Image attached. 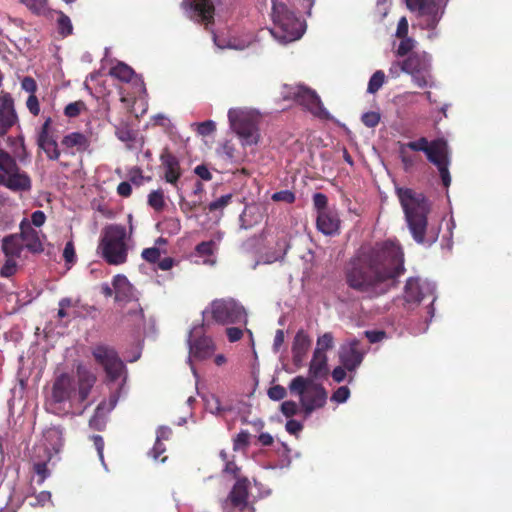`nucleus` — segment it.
I'll use <instances>...</instances> for the list:
<instances>
[{"label":"nucleus","mask_w":512,"mask_h":512,"mask_svg":"<svg viewBox=\"0 0 512 512\" xmlns=\"http://www.w3.org/2000/svg\"><path fill=\"white\" fill-rule=\"evenodd\" d=\"M404 271L403 249L397 240L388 239L361 247L346 269V283L373 299L387 293Z\"/></svg>","instance_id":"nucleus-1"},{"label":"nucleus","mask_w":512,"mask_h":512,"mask_svg":"<svg viewBox=\"0 0 512 512\" xmlns=\"http://www.w3.org/2000/svg\"><path fill=\"white\" fill-rule=\"evenodd\" d=\"M76 378L68 373H62L55 378L46 398L49 412L65 415L86 402L97 377L88 367L79 363L76 366Z\"/></svg>","instance_id":"nucleus-2"},{"label":"nucleus","mask_w":512,"mask_h":512,"mask_svg":"<svg viewBox=\"0 0 512 512\" xmlns=\"http://www.w3.org/2000/svg\"><path fill=\"white\" fill-rule=\"evenodd\" d=\"M397 196L404 212L405 221L417 244L431 246L438 239L439 229L428 224L431 205L423 193L410 188H397Z\"/></svg>","instance_id":"nucleus-3"},{"label":"nucleus","mask_w":512,"mask_h":512,"mask_svg":"<svg viewBox=\"0 0 512 512\" xmlns=\"http://www.w3.org/2000/svg\"><path fill=\"white\" fill-rule=\"evenodd\" d=\"M132 218L129 214V228L120 224H110L102 231L98 253L110 265H121L127 261L128 251L133 246Z\"/></svg>","instance_id":"nucleus-4"},{"label":"nucleus","mask_w":512,"mask_h":512,"mask_svg":"<svg viewBox=\"0 0 512 512\" xmlns=\"http://www.w3.org/2000/svg\"><path fill=\"white\" fill-rule=\"evenodd\" d=\"M272 19L274 26L269 32L281 44L296 41L305 32L304 21L296 17L281 1L273 0Z\"/></svg>","instance_id":"nucleus-5"},{"label":"nucleus","mask_w":512,"mask_h":512,"mask_svg":"<svg viewBox=\"0 0 512 512\" xmlns=\"http://www.w3.org/2000/svg\"><path fill=\"white\" fill-rule=\"evenodd\" d=\"M289 391L299 397L304 415L309 417L315 410L324 407L327 402V392L321 384L311 378L294 377L289 383Z\"/></svg>","instance_id":"nucleus-6"},{"label":"nucleus","mask_w":512,"mask_h":512,"mask_svg":"<svg viewBox=\"0 0 512 512\" xmlns=\"http://www.w3.org/2000/svg\"><path fill=\"white\" fill-rule=\"evenodd\" d=\"M231 130L238 136L243 148L256 146L260 140L259 115L247 108H232L228 111Z\"/></svg>","instance_id":"nucleus-7"},{"label":"nucleus","mask_w":512,"mask_h":512,"mask_svg":"<svg viewBox=\"0 0 512 512\" xmlns=\"http://www.w3.org/2000/svg\"><path fill=\"white\" fill-rule=\"evenodd\" d=\"M402 144L409 150L424 152L427 159L438 168L443 185L445 187L450 185L451 176L448 169L450 159L448 145L445 140L436 139L429 142L425 137H421L415 141Z\"/></svg>","instance_id":"nucleus-8"},{"label":"nucleus","mask_w":512,"mask_h":512,"mask_svg":"<svg viewBox=\"0 0 512 512\" xmlns=\"http://www.w3.org/2000/svg\"><path fill=\"white\" fill-rule=\"evenodd\" d=\"M404 73L410 75L413 84L419 88L435 86L432 75V57L425 51L412 52L404 59Z\"/></svg>","instance_id":"nucleus-9"},{"label":"nucleus","mask_w":512,"mask_h":512,"mask_svg":"<svg viewBox=\"0 0 512 512\" xmlns=\"http://www.w3.org/2000/svg\"><path fill=\"white\" fill-rule=\"evenodd\" d=\"M92 355L95 361L106 372L109 382H116L121 380L120 387L116 392L121 393L124 383L126 382V368L123 361L119 358L114 348L98 344L92 349Z\"/></svg>","instance_id":"nucleus-10"},{"label":"nucleus","mask_w":512,"mask_h":512,"mask_svg":"<svg viewBox=\"0 0 512 512\" xmlns=\"http://www.w3.org/2000/svg\"><path fill=\"white\" fill-rule=\"evenodd\" d=\"M208 313L211 314L215 322L222 325L247 324L245 308L232 298L214 300L210 307L203 311L204 315Z\"/></svg>","instance_id":"nucleus-11"},{"label":"nucleus","mask_w":512,"mask_h":512,"mask_svg":"<svg viewBox=\"0 0 512 512\" xmlns=\"http://www.w3.org/2000/svg\"><path fill=\"white\" fill-rule=\"evenodd\" d=\"M0 184L12 191H29L31 179L21 171L15 159L7 152L0 150Z\"/></svg>","instance_id":"nucleus-12"},{"label":"nucleus","mask_w":512,"mask_h":512,"mask_svg":"<svg viewBox=\"0 0 512 512\" xmlns=\"http://www.w3.org/2000/svg\"><path fill=\"white\" fill-rule=\"evenodd\" d=\"M407 7L417 13L419 28H433L442 19L448 0H406Z\"/></svg>","instance_id":"nucleus-13"},{"label":"nucleus","mask_w":512,"mask_h":512,"mask_svg":"<svg viewBox=\"0 0 512 512\" xmlns=\"http://www.w3.org/2000/svg\"><path fill=\"white\" fill-rule=\"evenodd\" d=\"M282 94L285 99H294L313 115L322 119L329 118L328 111L323 107V104L315 91L303 85H284Z\"/></svg>","instance_id":"nucleus-14"},{"label":"nucleus","mask_w":512,"mask_h":512,"mask_svg":"<svg viewBox=\"0 0 512 512\" xmlns=\"http://www.w3.org/2000/svg\"><path fill=\"white\" fill-rule=\"evenodd\" d=\"M436 286L433 282L421 279L419 277H410L407 279L406 284L404 286V300L407 304H419L423 299L427 297H432V302L435 301ZM433 304V303H431ZM434 307L430 305L428 307V314L430 315V320L434 316Z\"/></svg>","instance_id":"nucleus-15"},{"label":"nucleus","mask_w":512,"mask_h":512,"mask_svg":"<svg viewBox=\"0 0 512 512\" xmlns=\"http://www.w3.org/2000/svg\"><path fill=\"white\" fill-rule=\"evenodd\" d=\"M202 331V327L195 326L191 329L188 338L189 356L188 363L191 366L195 378L198 377L196 369L192 365V360H204L212 356L215 345L209 337L196 338Z\"/></svg>","instance_id":"nucleus-16"},{"label":"nucleus","mask_w":512,"mask_h":512,"mask_svg":"<svg viewBox=\"0 0 512 512\" xmlns=\"http://www.w3.org/2000/svg\"><path fill=\"white\" fill-rule=\"evenodd\" d=\"M365 351L360 348V341L351 339L339 349L340 363L349 371L356 370L363 361Z\"/></svg>","instance_id":"nucleus-17"},{"label":"nucleus","mask_w":512,"mask_h":512,"mask_svg":"<svg viewBox=\"0 0 512 512\" xmlns=\"http://www.w3.org/2000/svg\"><path fill=\"white\" fill-rule=\"evenodd\" d=\"M21 241L24 248L31 253L37 254L44 251L45 235L33 228L30 221L23 219L20 223V234Z\"/></svg>","instance_id":"nucleus-18"},{"label":"nucleus","mask_w":512,"mask_h":512,"mask_svg":"<svg viewBox=\"0 0 512 512\" xmlns=\"http://www.w3.org/2000/svg\"><path fill=\"white\" fill-rule=\"evenodd\" d=\"M182 6L188 17L196 22L209 23L213 19V0H183Z\"/></svg>","instance_id":"nucleus-19"},{"label":"nucleus","mask_w":512,"mask_h":512,"mask_svg":"<svg viewBox=\"0 0 512 512\" xmlns=\"http://www.w3.org/2000/svg\"><path fill=\"white\" fill-rule=\"evenodd\" d=\"M63 447V431L58 426H50L44 429L42 439L34 449H41L45 455L53 454L56 457Z\"/></svg>","instance_id":"nucleus-20"},{"label":"nucleus","mask_w":512,"mask_h":512,"mask_svg":"<svg viewBox=\"0 0 512 512\" xmlns=\"http://www.w3.org/2000/svg\"><path fill=\"white\" fill-rule=\"evenodd\" d=\"M317 229L326 236H333L339 233L340 218L335 208L323 210L317 214Z\"/></svg>","instance_id":"nucleus-21"},{"label":"nucleus","mask_w":512,"mask_h":512,"mask_svg":"<svg viewBox=\"0 0 512 512\" xmlns=\"http://www.w3.org/2000/svg\"><path fill=\"white\" fill-rule=\"evenodd\" d=\"M13 100L7 93L0 95V136L4 135L16 122Z\"/></svg>","instance_id":"nucleus-22"},{"label":"nucleus","mask_w":512,"mask_h":512,"mask_svg":"<svg viewBox=\"0 0 512 512\" xmlns=\"http://www.w3.org/2000/svg\"><path fill=\"white\" fill-rule=\"evenodd\" d=\"M120 393L114 392L111 394L109 401H102L96 408L94 415L91 417L89 424L96 430H102L106 423L107 414L112 411L119 400Z\"/></svg>","instance_id":"nucleus-23"},{"label":"nucleus","mask_w":512,"mask_h":512,"mask_svg":"<svg viewBox=\"0 0 512 512\" xmlns=\"http://www.w3.org/2000/svg\"><path fill=\"white\" fill-rule=\"evenodd\" d=\"M311 346V339L303 329L297 331L292 343V359L297 368L302 367L306 354Z\"/></svg>","instance_id":"nucleus-24"},{"label":"nucleus","mask_w":512,"mask_h":512,"mask_svg":"<svg viewBox=\"0 0 512 512\" xmlns=\"http://www.w3.org/2000/svg\"><path fill=\"white\" fill-rule=\"evenodd\" d=\"M51 118H47L39 132L37 143L51 160H57L60 156L57 142L49 135Z\"/></svg>","instance_id":"nucleus-25"},{"label":"nucleus","mask_w":512,"mask_h":512,"mask_svg":"<svg viewBox=\"0 0 512 512\" xmlns=\"http://www.w3.org/2000/svg\"><path fill=\"white\" fill-rule=\"evenodd\" d=\"M53 454L45 455L41 453V449H33L31 461L33 464V471L37 475V483L39 485L50 476L48 464L54 460Z\"/></svg>","instance_id":"nucleus-26"},{"label":"nucleus","mask_w":512,"mask_h":512,"mask_svg":"<svg viewBox=\"0 0 512 512\" xmlns=\"http://www.w3.org/2000/svg\"><path fill=\"white\" fill-rule=\"evenodd\" d=\"M161 162L164 169L165 180L177 186V181L181 176L180 164L178 159L169 152H164L161 155Z\"/></svg>","instance_id":"nucleus-27"},{"label":"nucleus","mask_w":512,"mask_h":512,"mask_svg":"<svg viewBox=\"0 0 512 512\" xmlns=\"http://www.w3.org/2000/svg\"><path fill=\"white\" fill-rule=\"evenodd\" d=\"M248 484L249 482L246 478L239 479L229 494V499L232 504L235 507H238L241 511L248 507Z\"/></svg>","instance_id":"nucleus-28"},{"label":"nucleus","mask_w":512,"mask_h":512,"mask_svg":"<svg viewBox=\"0 0 512 512\" xmlns=\"http://www.w3.org/2000/svg\"><path fill=\"white\" fill-rule=\"evenodd\" d=\"M112 286L117 301H128L134 297L133 286L126 276L118 274L113 278Z\"/></svg>","instance_id":"nucleus-29"},{"label":"nucleus","mask_w":512,"mask_h":512,"mask_svg":"<svg viewBox=\"0 0 512 512\" xmlns=\"http://www.w3.org/2000/svg\"><path fill=\"white\" fill-rule=\"evenodd\" d=\"M23 249L24 246L18 234L6 236L2 240V250L7 258L20 257Z\"/></svg>","instance_id":"nucleus-30"},{"label":"nucleus","mask_w":512,"mask_h":512,"mask_svg":"<svg viewBox=\"0 0 512 512\" xmlns=\"http://www.w3.org/2000/svg\"><path fill=\"white\" fill-rule=\"evenodd\" d=\"M327 356L325 353L313 352V357L309 366L311 379H316L327 373Z\"/></svg>","instance_id":"nucleus-31"},{"label":"nucleus","mask_w":512,"mask_h":512,"mask_svg":"<svg viewBox=\"0 0 512 512\" xmlns=\"http://www.w3.org/2000/svg\"><path fill=\"white\" fill-rule=\"evenodd\" d=\"M88 138L79 132H72L62 139V145L66 148H76L77 151H85L89 147Z\"/></svg>","instance_id":"nucleus-32"},{"label":"nucleus","mask_w":512,"mask_h":512,"mask_svg":"<svg viewBox=\"0 0 512 512\" xmlns=\"http://www.w3.org/2000/svg\"><path fill=\"white\" fill-rule=\"evenodd\" d=\"M216 153L219 157L229 162H237L242 159L241 153L235 148V145L229 140L223 142L217 148Z\"/></svg>","instance_id":"nucleus-33"},{"label":"nucleus","mask_w":512,"mask_h":512,"mask_svg":"<svg viewBox=\"0 0 512 512\" xmlns=\"http://www.w3.org/2000/svg\"><path fill=\"white\" fill-rule=\"evenodd\" d=\"M110 74L121 81L129 82L134 76V71L127 64L120 62L111 68Z\"/></svg>","instance_id":"nucleus-34"},{"label":"nucleus","mask_w":512,"mask_h":512,"mask_svg":"<svg viewBox=\"0 0 512 512\" xmlns=\"http://www.w3.org/2000/svg\"><path fill=\"white\" fill-rule=\"evenodd\" d=\"M217 249L213 246V242L204 241L199 243L196 246V252L201 257H208L204 259L203 263L208 265H213L215 263V259L213 258V254Z\"/></svg>","instance_id":"nucleus-35"},{"label":"nucleus","mask_w":512,"mask_h":512,"mask_svg":"<svg viewBox=\"0 0 512 512\" xmlns=\"http://www.w3.org/2000/svg\"><path fill=\"white\" fill-rule=\"evenodd\" d=\"M214 43L217 47L224 49L230 48L235 50H243L246 48L247 44L244 42L237 41L236 39H227L225 37L214 35L213 37Z\"/></svg>","instance_id":"nucleus-36"},{"label":"nucleus","mask_w":512,"mask_h":512,"mask_svg":"<svg viewBox=\"0 0 512 512\" xmlns=\"http://www.w3.org/2000/svg\"><path fill=\"white\" fill-rule=\"evenodd\" d=\"M385 74L381 70H377L368 82L367 91L371 94L376 93L384 84Z\"/></svg>","instance_id":"nucleus-37"},{"label":"nucleus","mask_w":512,"mask_h":512,"mask_svg":"<svg viewBox=\"0 0 512 512\" xmlns=\"http://www.w3.org/2000/svg\"><path fill=\"white\" fill-rule=\"evenodd\" d=\"M399 38L401 41L396 49V55L402 57L410 53L415 48L416 41L408 36Z\"/></svg>","instance_id":"nucleus-38"},{"label":"nucleus","mask_w":512,"mask_h":512,"mask_svg":"<svg viewBox=\"0 0 512 512\" xmlns=\"http://www.w3.org/2000/svg\"><path fill=\"white\" fill-rule=\"evenodd\" d=\"M333 343L334 338L332 333L326 332L322 336L318 337L314 351H318V353H325L326 350L333 347Z\"/></svg>","instance_id":"nucleus-39"},{"label":"nucleus","mask_w":512,"mask_h":512,"mask_svg":"<svg viewBox=\"0 0 512 512\" xmlns=\"http://www.w3.org/2000/svg\"><path fill=\"white\" fill-rule=\"evenodd\" d=\"M250 433L247 430H241L233 441V449L235 451L244 450L249 446Z\"/></svg>","instance_id":"nucleus-40"},{"label":"nucleus","mask_w":512,"mask_h":512,"mask_svg":"<svg viewBox=\"0 0 512 512\" xmlns=\"http://www.w3.org/2000/svg\"><path fill=\"white\" fill-rule=\"evenodd\" d=\"M58 30L62 36H68L72 33L73 26L70 18L60 12L57 20Z\"/></svg>","instance_id":"nucleus-41"},{"label":"nucleus","mask_w":512,"mask_h":512,"mask_svg":"<svg viewBox=\"0 0 512 512\" xmlns=\"http://www.w3.org/2000/svg\"><path fill=\"white\" fill-rule=\"evenodd\" d=\"M192 127H196V131L200 136H208L215 132L216 123L212 120H206L201 123H193Z\"/></svg>","instance_id":"nucleus-42"},{"label":"nucleus","mask_w":512,"mask_h":512,"mask_svg":"<svg viewBox=\"0 0 512 512\" xmlns=\"http://www.w3.org/2000/svg\"><path fill=\"white\" fill-rule=\"evenodd\" d=\"M148 203L155 210H162L165 205L163 192L160 190L152 191L148 195Z\"/></svg>","instance_id":"nucleus-43"},{"label":"nucleus","mask_w":512,"mask_h":512,"mask_svg":"<svg viewBox=\"0 0 512 512\" xmlns=\"http://www.w3.org/2000/svg\"><path fill=\"white\" fill-rule=\"evenodd\" d=\"M409 149L399 143V157L403 163L404 169L409 170L415 163L414 156L409 154Z\"/></svg>","instance_id":"nucleus-44"},{"label":"nucleus","mask_w":512,"mask_h":512,"mask_svg":"<svg viewBox=\"0 0 512 512\" xmlns=\"http://www.w3.org/2000/svg\"><path fill=\"white\" fill-rule=\"evenodd\" d=\"M16 258H7L4 265L0 269V276L4 278L11 277L17 271Z\"/></svg>","instance_id":"nucleus-45"},{"label":"nucleus","mask_w":512,"mask_h":512,"mask_svg":"<svg viewBox=\"0 0 512 512\" xmlns=\"http://www.w3.org/2000/svg\"><path fill=\"white\" fill-rule=\"evenodd\" d=\"M256 211L255 207H246L242 214L239 217L240 227L242 229H249L253 226V222L248 219V217L252 216Z\"/></svg>","instance_id":"nucleus-46"},{"label":"nucleus","mask_w":512,"mask_h":512,"mask_svg":"<svg viewBox=\"0 0 512 512\" xmlns=\"http://www.w3.org/2000/svg\"><path fill=\"white\" fill-rule=\"evenodd\" d=\"M362 122L366 127L374 128L380 122V114L374 111L366 112L362 115Z\"/></svg>","instance_id":"nucleus-47"},{"label":"nucleus","mask_w":512,"mask_h":512,"mask_svg":"<svg viewBox=\"0 0 512 512\" xmlns=\"http://www.w3.org/2000/svg\"><path fill=\"white\" fill-rule=\"evenodd\" d=\"M350 396V390L347 386L339 387L331 396V401L338 404L345 403Z\"/></svg>","instance_id":"nucleus-48"},{"label":"nucleus","mask_w":512,"mask_h":512,"mask_svg":"<svg viewBox=\"0 0 512 512\" xmlns=\"http://www.w3.org/2000/svg\"><path fill=\"white\" fill-rule=\"evenodd\" d=\"M231 198H232L231 194L222 195L221 197H219L215 201H212L208 205L209 211L222 210L224 207H226L230 203Z\"/></svg>","instance_id":"nucleus-49"},{"label":"nucleus","mask_w":512,"mask_h":512,"mask_svg":"<svg viewBox=\"0 0 512 512\" xmlns=\"http://www.w3.org/2000/svg\"><path fill=\"white\" fill-rule=\"evenodd\" d=\"M84 107H85V104L82 101L72 102V103H69L65 107L64 113L67 117H70V118L76 117L80 114V112L82 111V109H84Z\"/></svg>","instance_id":"nucleus-50"},{"label":"nucleus","mask_w":512,"mask_h":512,"mask_svg":"<svg viewBox=\"0 0 512 512\" xmlns=\"http://www.w3.org/2000/svg\"><path fill=\"white\" fill-rule=\"evenodd\" d=\"M328 199L323 193H315L313 195V204L317 210V214L322 212L323 210H331L332 208L327 207Z\"/></svg>","instance_id":"nucleus-51"},{"label":"nucleus","mask_w":512,"mask_h":512,"mask_svg":"<svg viewBox=\"0 0 512 512\" xmlns=\"http://www.w3.org/2000/svg\"><path fill=\"white\" fill-rule=\"evenodd\" d=\"M141 256L149 263H156L160 259V250L157 247L146 248L142 251Z\"/></svg>","instance_id":"nucleus-52"},{"label":"nucleus","mask_w":512,"mask_h":512,"mask_svg":"<svg viewBox=\"0 0 512 512\" xmlns=\"http://www.w3.org/2000/svg\"><path fill=\"white\" fill-rule=\"evenodd\" d=\"M51 501V493L49 491H41L30 501V505L33 507L44 506L46 503Z\"/></svg>","instance_id":"nucleus-53"},{"label":"nucleus","mask_w":512,"mask_h":512,"mask_svg":"<svg viewBox=\"0 0 512 512\" xmlns=\"http://www.w3.org/2000/svg\"><path fill=\"white\" fill-rule=\"evenodd\" d=\"M207 410L215 415H219L224 411V408L221 406L220 400L218 397L212 396L210 399L206 401Z\"/></svg>","instance_id":"nucleus-54"},{"label":"nucleus","mask_w":512,"mask_h":512,"mask_svg":"<svg viewBox=\"0 0 512 512\" xmlns=\"http://www.w3.org/2000/svg\"><path fill=\"white\" fill-rule=\"evenodd\" d=\"M21 2L33 13L41 14L45 10V3L42 0H21Z\"/></svg>","instance_id":"nucleus-55"},{"label":"nucleus","mask_w":512,"mask_h":512,"mask_svg":"<svg viewBox=\"0 0 512 512\" xmlns=\"http://www.w3.org/2000/svg\"><path fill=\"white\" fill-rule=\"evenodd\" d=\"M272 200L277 202L282 201L285 203H293L295 201V195L290 190H282L275 192L272 195Z\"/></svg>","instance_id":"nucleus-56"},{"label":"nucleus","mask_w":512,"mask_h":512,"mask_svg":"<svg viewBox=\"0 0 512 512\" xmlns=\"http://www.w3.org/2000/svg\"><path fill=\"white\" fill-rule=\"evenodd\" d=\"M299 411V407H298V404L294 401H284L282 404H281V412L286 416V417H292L294 415H296Z\"/></svg>","instance_id":"nucleus-57"},{"label":"nucleus","mask_w":512,"mask_h":512,"mask_svg":"<svg viewBox=\"0 0 512 512\" xmlns=\"http://www.w3.org/2000/svg\"><path fill=\"white\" fill-rule=\"evenodd\" d=\"M287 392L281 385H274L268 390V396L271 400L280 401L285 398Z\"/></svg>","instance_id":"nucleus-58"},{"label":"nucleus","mask_w":512,"mask_h":512,"mask_svg":"<svg viewBox=\"0 0 512 512\" xmlns=\"http://www.w3.org/2000/svg\"><path fill=\"white\" fill-rule=\"evenodd\" d=\"M92 440H93L95 448L97 450V454H98L99 460L101 461V463L104 466V468L107 469L105 461H104V453H103V451H104V440H103L102 436H100V435H93L92 436Z\"/></svg>","instance_id":"nucleus-59"},{"label":"nucleus","mask_w":512,"mask_h":512,"mask_svg":"<svg viewBox=\"0 0 512 512\" xmlns=\"http://www.w3.org/2000/svg\"><path fill=\"white\" fill-rule=\"evenodd\" d=\"M196 207V203L195 202H188V201H181L180 202V209L182 210L183 213H185L188 218H195L196 221L199 222V224L204 227L203 223L200 222V215L198 214H195V215H189V213Z\"/></svg>","instance_id":"nucleus-60"},{"label":"nucleus","mask_w":512,"mask_h":512,"mask_svg":"<svg viewBox=\"0 0 512 512\" xmlns=\"http://www.w3.org/2000/svg\"><path fill=\"white\" fill-rule=\"evenodd\" d=\"M364 334L370 343H377L386 338V333L382 330H368Z\"/></svg>","instance_id":"nucleus-61"},{"label":"nucleus","mask_w":512,"mask_h":512,"mask_svg":"<svg viewBox=\"0 0 512 512\" xmlns=\"http://www.w3.org/2000/svg\"><path fill=\"white\" fill-rule=\"evenodd\" d=\"M26 106L31 114L37 116L40 112L39 101L35 95H29Z\"/></svg>","instance_id":"nucleus-62"},{"label":"nucleus","mask_w":512,"mask_h":512,"mask_svg":"<svg viewBox=\"0 0 512 512\" xmlns=\"http://www.w3.org/2000/svg\"><path fill=\"white\" fill-rule=\"evenodd\" d=\"M21 87L26 92L30 93V95H35L37 84L35 80L31 77H24L21 81Z\"/></svg>","instance_id":"nucleus-63"},{"label":"nucleus","mask_w":512,"mask_h":512,"mask_svg":"<svg viewBox=\"0 0 512 512\" xmlns=\"http://www.w3.org/2000/svg\"><path fill=\"white\" fill-rule=\"evenodd\" d=\"M403 67H404V60L393 62L388 71L389 76L394 79L398 78L402 72L404 73Z\"/></svg>","instance_id":"nucleus-64"}]
</instances>
